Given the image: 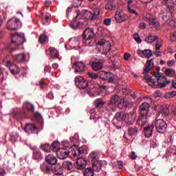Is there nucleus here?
I'll use <instances>...</instances> for the list:
<instances>
[{
	"instance_id": "nucleus-1",
	"label": "nucleus",
	"mask_w": 176,
	"mask_h": 176,
	"mask_svg": "<svg viewBox=\"0 0 176 176\" xmlns=\"http://www.w3.org/2000/svg\"><path fill=\"white\" fill-rule=\"evenodd\" d=\"M100 12V11L99 9L95 10L94 12L85 10H82V11H78L76 19H73V21L69 23V26L73 30H76L82 23L80 21H79L80 19H96L99 16Z\"/></svg>"
},
{
	"instance_id": "nucleus-2",
	"label": "nucleus",
	"mask_w": 176,
	"mask_h": 176,
	"mask_svg": "<svg viewBox=\"0 0 176 176\" xmlns=\"http://www.w3.org/2000/svg\"><path fill=\"white\" fill-rule=\"evenodd\" d=\"M140 117L136 121V124L140 126H144L147 122V116L150 111V104L144 102L140 106Z\"/></svg>"
},
{
	"instance_id": "nucleus-3",
	"label": "nucleus",
	"mask_w": 176,
	"mask_h": 176,
	"mask_svg": "<svg viewBox=\"0 0 176 176\" xmlns=\"http://www.w3.org/2000/svg\"><path fill=\"white\" fill-rule=\"evenodd\" d=\"M87 151L85 146L78 148L76 145H73L72 147H67V157L73 158L76 156H82V155H87Z\"/></svg>"
},
{
	"instance_id": "nucleus-4",
	"label": "nucleus",
	"mask_w": 176,
	"mask_h": 176,
	"mask_svg": "<svg viewBox=\"0 0 176 176\" xmlns=\"http://www.w3.org/2000/svg\"><path fill=\"white\" fill-rule=\"evenodd\" d=\"M25 41L24 34L14 33L11 34V43L8 49H10L12 52L16 50V48H12L13 46H19V45H23Z\"/></svg>"
},
{
	"instance_id": "nucleus-5",
	"label": "nucleus",
	"mask_w": 176,
	"mask_h": 176,
	"mask_svg": "<svg viewBox=\"0 0 176 176\" xmlns=\"http://www.w3.org/2000/svg\"><path fill=\"white\" fill-rule=\"evenodd\" d=\"M115 118L120 122H125V124L129 125L132 124L135 121V118L132 113L129 114L124 112H118L114 116V119Z\"/></svg>"
},
{
	"instance_id": "nucleus-6",
	"label": "nucleus",
	"mask_w": 176,
	"mask_h": 176,
	"mask_svg": "<svg viewBox=\"0 0 176 176\" xmlns=\"http://www.w3.org/2000/svg\"><path fill=\"white\" fill-rule=\"evenodd\" d=\"M74 82L80 89L85 90L89 87V81L82 76H76L74 78Z\"/></svg>"
},
{
	"instance_id": "nucleus-7",
	"label": "nucleus",
	"mask_w": 176,
	"mask_h": 176,
	"mask_svg": "<svg viewBox=\"0 0 176 176\" xmlns=\"http://www.w3.org/2000/svg\"><path fill=\"white\" fill-rule=\"evenodd\" d=\"M155 127L159 133H164L166 132L168 125L164 120L158 119L155 121Z\"/></svg>"
},
{
	"instance_id": "nucleus-8",
	"label": "nucleus",
	"mask_w": 176,
	"mask_h": 176,
	"mask_svg": "<svg viewBox=\"0 0 176 176\" xmlns=\"http://www.w3.org/2000/svg\"><path fill=\"white\" fill-rule=\"evenodd\" d=\"M145 21L148 23V25L153 26L155 30H160V24L156 21L155 19L151 14H147L145 17Z\"/></svg>"
},
{
	"instance_id": "nucleus-9",
	"label": "nucleus",
	"mask_w": 176,
	"mask_h": 176,
	"mask_svg": "<svg viewBox=\"0 0 176 176\" xmlns=\"http://www.w3.org/2000/svg\"><path fill=\"white\" fill-rule=\"evenodd\" d=\"M20 25V20L17 18H12L7 23V28L10 31H16Z\"/></svg>"
},
{
	"instance_id": "nucleus-10",
	"label": "nucleus",
	"mask_w": 176,
	"mask_h": 176,
	"mask_svg": "<svg viewBox=\"0 0 176 176\" xmlns=\"http://www.w3.org/2000/svg\"><path fill=\"white\" fill-rule=\"evenodd\" d=\"M95 34L94 33V29L93 28H87L85 30L82 34V38L83 41H90V39H93L94 38Z\"/></svg>"
},
{
	"instance_id": "nucleus-11",
	"label": "nucleus",
	"mask_w": 176,
	"mask_h": 176,
	"mask_svg": "<svg viewBox=\"0 0 176 176\" xmlns=\"http://www.w3.org/2000/svg\"><path fill=\"white\" fill-rule=\"evenodd\" d=\"M120 99L119 95H113L111 97L110 101L107 102V106L109 107V109H107V110H114L115 105L119 102Z\"/></svg>"
},
{
	"instance_id": "nucleus-12",
	"label": "nucleus",
	"mask_w": 176,
	"mask_h": 176,
	"mask_svg": "<svg viewBox=\"0 0 176 176\" xmlns=\"http://www.w3.org/2000/svg\"><path fill=\"white\" fill-rule=\"evenodd\" d=\"M72 67L75 69V73L80 74L84 73L85 70V65L83 63V62L81 61L75 62L72 65Z\"/></svg>"
},
{
	"instance_id": "nucleus-13",
	"label": "nucleus",
	"mask_w": 176,
	"mask_h": 176,
	"mask_svg": "<svg viewBox=\"0 0 176 176\" xmlns=\"http://www.w3.org/2000/svg\"><path fill=\"white\" fill-rule=\"evenodd\" d=\"M157 87L160 89L164 88L166 87L167 85L171 83V80H167V78L166 76H163L162 77V80H160V78H157Z\"/></svg>"
},
{
	"instance_id": "nucleus-14",
	"label": "nucleus",
	"mask_w": 176,
	"mask_h": 176,
	"mask_svg": "<svg viewBox=\"0 0 176 176\" xmlns=\"http://www.w3.org/2000/svg\"><path fill=\"white\" fill-rule=\"evenodd\" d=\"M154 66H155V63H154V59L153 58H151L149 60H147L146 61L145 68L144 69L143 74H148L151 69L152 68H153Z\"/></svg>"
},
{
	"instance_id": "nucleus-15",
	"label": "nucleus",
	"mask_w": 176,
	"mask_h": 176,
	"mask_svg": "<svg viewBox=\"0 0 176 176\" xmlns=\"http://www.w3.org/2000/svg\"><path fill=\"white\" fill-rule=\"evenodd\" d=\"M24 130L26 133H28L29 134H35V133L38 134V132H36V130H38V127H36V126H35L34 124H26Z\"/></svg>"
},
{
	"instance_id": "nucleus-16",
	"label": "nucleus",
	"mask_w": 176,
	"mask_h": 176,
	"mask_svg": "<svg viewBox=\"0 0 176 176\" xmlns=\"http://www.w3.org/2000/svg\"><path fill=\"white\" fill-rule=\"evenodd\" d=\"M104 58H100L98 60L93 62L91 67L94 71L97 72L103 67Z\"/></svg>"
},
{
	"instance_id": "nucleus-17",
	"label": "nucleus",
	"mask_w": 176,
	"mask_h": 176,
	"mask_svg": "<svg viewBox=\"0 0 176 176\" xmlns=\"http://www.w3.org/2000/svg\"><path fill=\"white\" fill-rule=\"evenodd\" d=\"M137 54L140 57L145 56L147 58H150L153 56L152 50L149 49H146L144 50H138L137 51Z\"/></svg>"
},
{
	"instance_id": "nucleus-18",
	"label": "nucleus",
	"mask_w": 176,
	"mask_h": 176,
	"mask_svg": "<svg viewBox=\"0 0 176 176\" xmlns=\"http://www.w3.org/2000/svg\"><path fill=\"white\" fill-rule=\"evenodd\" d=\"M45 162H47V163H48L51 166H56L58 162L57 157L50 154L45 157Z\"/></svg>"
},
{
	"instance_id": "nucleus-19",
	"label": "nucleus",
	"mask_w": 176,
	"mask_h": 176,
	"mask_svg": "<svg viewBox=\"0 0 176 176\" xmlns=\"http://www.w3.org/2000/svg\"><path fill=\"white\" fill-rule=\"evenodd\" d=\"M56 155L58 159L64 160V159H67V148H60L58 149L56 151Z\"/></svg>"
},
{
	"instance_id": "nucleus-20",
	"label": "nucleus",
	"mask_w": 176,
	"mask_h": 176,
	"mask_svg": "<svg viewBox=\"0 0 176 176\" xmlns=\"http://www.w3.org/2000/svg\"><path fill=\"white\" fill-rule=\"evenodd\" d=\"M14 60L16 61V63H25L28 61V58H27L25 54H18L15 56Z\"/></svg>"
},
{
	"instance_id": "nucleus-21",
	"label": "nucleus",
	"mask_w": 176,
	"mask_h": 176,
	"mask_svg": "<svg viewBox=\"0 0 176 176\" xmlns=\"http://www.w3.org/2000/svg\"><path fill=\"white\" fill-rule=\"evenodd\" d=\"M76 164L78 166V169L83 170L85 169V166H87V162L85 160L84 158L80 157L76 160Z\"/></svg>"
},
{
	"instance_id": "nucleus-22",
	"label": "nucleus",
	"mask_w": 176,
	"mask_h": 176,
	"mask_svg": "<svg viewBox=\"0 0 176 176\" xmlns=\"http://www.w3.org/2000/svg\"><path fill=\"white\" fill-rule=\"evenodd\" d=\"M115 18L118 23H122L125 21H126L127 17L122 12H117L115 16Z\"/></svg>"
},
{
	"instance_id": "nucleus-23",
	"label": "nucleus",
	"mask_w": 176,
	"mask_h": 176,
	"mask_svg": "<svg viewBox=\"0 0 176 176\" xmlns=\"http://www.w3.org/2000/svg\"><path fill=\"white\" fill-rule=\"evenodd\" d=\"M109 75H111V73L105 71H100L98 73V78L105 81L108 80Z\"/></svg>"
},
{
	"instance_id": "nucleus-24",
	"label": "nucleus",
	"mask_w": 176,
	"mask_h": 176,
	"mask_svg": "<svg viewBox=\"0 0 176 176\" xmlns=\"http://www.w3.org/2000/svg\"><path fill=\"white\" fill-rule=\"evenodd\" d=\"M32 157L34 160L39 162V160H42L43 159V155H42V153H41L39 150H35L33 151Z\"/></svg>"
},
{
	"instance_id": "nucleus-25",
	"label": "nucleus",
	"mask_w": 176,
	"mask_h": 176,
	"mask_svg": "<svg viewBox=\"0 0 176 176\" xmlns=\"http://www.w3.org/2000/svg\"><path fill=\"white\" fill-rule=\"evenodd\" d=\"M153 129L154 126H148L147 127H144V135L146 138H151L153 135Z\"/></svg>"
},
{
	"instance_id": "nucleus-26",
	"label": "nucleus",
	"mask_w": 176,
	"mask_h": 176,
	"mask_svg": "<svg viewBox=\"0 0 176 176\" xmlns=\"http://www.w3.org/2000/svg\"><path fill=\"white\" fill-rule=\"evenodd\" d=\"M159 38L157 36L150 34L145 38V42L148 44L153 43L155 41H158Z\"/></svg>"
},
{
	"instance_id": "nucleus-27",
	"label": "nucleus",
	"mask_w": 176,
	"mask_h": 176,
	"mask_svg": "<svg viewBox=\"0 0 176 176\" xmlns=\"http://www.w3.org/2000/svg\"><path fill=\"white\" fill-rule=\"evenodd\" d=\"M50 52V56L52 58H57L58 57V50L54 47H50L48 49Z\"/></svg>"
},
{
	"instance_id": "nucleus-28",
	"label": "nucleus",
	"mask_w": 176,
	"mask_h": 176,
	"mask_svg": "<svg viewBox=\"0 0 176 176\" xmlns=\"http://www.w3.org/2000/svg\"><path fill=\"white\" fill-rule=\"evenodd\" d=\"M40 149L45 152V153H49L50 152V143H43L40 145Z\"/></svg>"
},
{
	"instance_id": "nucleus-29",
	"label": "nucleus",
	"mask_w": 176,
	"mask_h": 176,
	"mask_svg": "<svg viewBox=\"0 0 176 176\" xmlns=\"http://www.w3.org/2000/svg\"><path fill=\"white\" fill-rule=\"evenodd\" d=\"M92 169L95 172H100L102 169V164L100 162H94L92 165Z\"/></svg>"
},
{
	"instance_id": "nucleus-30",
	"label": "nucleus",
	"mask_w": 176,
	"mask_h": 176,
	"mask_svg": "<svg viewBox=\"0 0 176 176\" xmlns=\"http://www.w3.org/2000/svg\"><path fill=\"white\" fill-rule=\"evenodd\" d=\"M23 109H26L27 111H30L31 112H34V104L30 103V102H25L23 105Z\"/></svg>"
},
{
	"instance_id": "nucleus-31",
	"label": "nucleus",
	"mask_w": 176,
	"mask_h": 176,
	"mask_svg": "<svg viewBox=\"0 0 176 176\" xmlns=\"http://www.w3.org/2000/svg\"><path fill=\"white\" fill-rule=\"evenodd\" d=\"M58 148H60V142H54L52 145L50 144V148L52 152H57L58 151Z\"/></svg>"
},
{
	"instance_id": "nucleus-32",
	"label": "nucleus",
	"mask_w": 176,
	"mask_h": 176,
	"mask_svg": "<svg viewBox=\"0 0 176 176\" xmlns=\"http://www.w3.org/2000/svg\"><path fill=\"white\" fill-rule=\"evenodd\" d=\"M38 42L41 44L47 43L49 42V38L46 34H41L38 37Z\"/></svg>"
},
{
	"instance_id": "nucleus-33",
	"label": "nucleus",
	"mask_w": 176,
	"mask_h": 176,
	"mask_svg": "<svg viewBox=\"0 0 176 176\" xmlns=\"http://www.w3.org/2000/svg\"><path fill=\"white\" fill-rule=\"evenodd\" d=\"M105 103L106 102L103 100V99H101V98L96 99L95 101V106L96 108L100 109L103 107Z\"/></svg>"
},
{
	"instance_id": "nucleus-34",
	"label": "nucleus",
	"mask_w": 176,
	"mask_h": 176,
	"mask_svg": "<svg viewBox=\"0 0 176 176\" xmlns=\"http://www.w3.org/2000/svg\"><path fill=\"white\" fill-rule=\"evenodd\" d=\"M97 45L102 47H104L106 46L109 47V52H110V50H111V45L109 42H105L104 40L99 41Z\"/></svg>"
},
{
	"instance_id": "nucleus-35",
	"label": "nucleus",
	"mask_w": 176,
	"mask_h": 176,
	"mask_svg": "<svg viewBox=\"0 0 176 176\" xmlns=\"http://www.w3.org/2000/svg\"><path fill=\"white\" fill-rule=\"evenodd\" d=\"M8 58H9V56H6V58L3 60V63H6L5 65L6 67L10 70V69L12 68L14 65L12 64V62L8 60Z\"/></svg>"
},
{
	"instance_id": "nucleus-36",
	"label": "nucleus",
	"mask_w": 176,
	"mask_h": 176,
	"mask_svg": "<svg viewBox=\"0 0 176 176\" xmlns=\"http://www.w3.org/2000/svg\"><path fill=\"white\" fill-rule=\"evenodd\" d=\"M10 72H11L12 75H16V74L20 73V68H19L17 65H14L12 67L10 68Z\"/></svg>"
},
{
	"instance_id": "nucleus-37",
	"label": "nucleus",
	"mask_w": 176,
	"mask_h": 176,
	"mask_svg": "<svg viewBox=\"0 0 176 176\" xmlns=\"http://www.w3.org/2000/svg\"><path fill=\"white\" fill-rule=\"evenodd\" d=\"M138 129L137 127H130L128 129V135L130 136L135 135L138 133Z\"/></svg>"
},
{
	"instance_id": "nucleus-38",
	"label": "nucleus",
	"mask_w": 176,
	"mask_h": 176,
	"mask_svg": "<svg viewBox=\"0 0 176 176\" xmlns=\"http://www.w3.org/2000/svg\"><path fill=\"white\" fill-rule=\"evenodd\" d=\"M89 160L91 162H98V157L97 155V153H92L89 155Z\"/></svg>"
},
{
	"instance_id": "nucleus-39",
	"label": "nucleus",
	"mask_w": 176,
	"mask_h": 176,
	"mask_svg": "<svg viewBox=\"0 0 176 176\" xmlns=\"http://www.w3.org/2000/svg\"><path fill=\"white\" fill-rule=\"evenodd\" d=\"M84 176H94V170L91 167L87 168L83 172Z\"/></svg>"
},
{
	"instance_id": "nucleus-40",
	"label": "nucleus",
	"mask_w": 176,
	"mask_h": 176,
	"mask_svg": "<svg viewBox=\"0 0 176 176\" xmlns=\"http://www.w3.org/2000/svg\"><path fill=\"white\" fill-rule=\"evenodd\" d=\"M10 141H12V142H16V141H17L19 138V133L16 132H12L10 135Z\"/></svg>"
},
{
	"instance_id": "nucleus-41",
	"label": "nucleus",
	"mask_w": 176,
	"mask_h": 176,
	"mask_svg": "<svg viewBox=\"0 0 176 176\" xmlns=\"http://www.w3.org/2000/svg\"><path fill=\"white\" fill-rule=\"evenodd\" d=\"M78 43V39L76 37H72L69 39L68 45L74 47Z\"/></svg>"
},
{
	"instance_id": "nucleus-42",
	"label": "nucleus",
	"mask_w": 176,
	"mask_h": 176,
	"mask_svg": "<svg viewBox=\"0 0 176 176\" xmlns=\"http://www.w3.org/2000/svg\"><path fill=\"white\" fill-rule=\"evenodd\" d=\"M175 75V72L171 68H167L165 70V75L168 77H173V75Z\"/></svg>"
},
{
	"instance_id": "nucleus-43",
	"label": "nucleus",
	"mask_w": 176,
	"mask_h": 176,
	"mask_svg": "<svg viewBox=\"0 0 176 176\" xmlns=\"http://www.w3.org/2000/svg\"><path fill=\"white\" fill-rule=\"evenodd\" d=\"M176 96V91H171L170 92H166L164 97L165 98H173Z\"/></svg>"
},
{
	"instance_id": "nucleus-44",
	"label": "nucleus",
	"mask_w": 176,
	"mask_h": 176,
	"mask_svg": "<svg viewBox=\"0 0 176 176\" xmlns=\"http://www.w3.org/2000/svg\"><path fill=\"white\" fill-rule=\"evenodd\" d=\"M161 113L165 118H168V117H169V115H170V110L168 108H164V109H162Z\"/></svg>"
},
{
	"instance_id": "nucleus-45",
	"label": "nucleus",
	"mask_w": 176,
	"mask_h": 176,
	"mask_svg": "<svg viewBox=\"0 0 176 176\" xmlns=\"http://www.w3.org/2000/svg\"><path fill=\"white\" fill-rule=\"evenodd\" d=\"M41 169L42 171H50V166L46 164H42L41 165Z\"/></svg>"
},
{
	"instance_id": "nucleus-46",
	"label": "nucleus",
	"mask_w": 176,
	"mask_h": 176,
	"mask_svg": "<svg viewBox=\"0 0 176 176\" xmlns=\"http://www.w3.org/2000/svg\"><path fill=\"white\" fill-rule=\"evenodd\" d=\"M88 75L89 77L92 79L96 80L98 78V74H96L94 72H88Z\"/></svg>"
},
{
	"instance_id": "nucleus-47",
	"label": "nucleus",
	"mask_w": 176,
	"mask_h": 176,
	"mask_svg": "<svg viewBox=\"0 0 176 176\" xmlns=\"http://www.w3.org/2000/svg\"><path fill=\"white\" fill-rule=\"evenodd\" d=\"M133 39L137 42V43L140 44L142 43L141 38L138 34H133Z\"/></svg>"
},
{
	"instance_id": "nucleus-48",
	"label": "nucleus",
	"mask_w": 176,
	"mask_h": 176,
	"mask_svg": "<svg viewBox=\"0 0 176 176\" xmlns=\"http://www.w3.org/2000/svg\"><path fill=\"white\" fill-rule=\"evenodd\" d=\"M118 109L123 110L126 107V103L124 102H118Z\"/></svg>"
},
{
	"instance_id": "nucleus-49",
	"label": "nucleus",
	"mask_w": 176,
	"mask_h": 176,
	"mask_svg": "<svg viewBox=\"0 0 176 176\" xmlns=\"http://www.w3.org/2000/svg\"><path fill=\"white\" fill-rule=\"evenodd\" d=\"M128 12H129L130 14H135V16H139L138 12L136 10H134L131 9V7H129Z\"/></svg>"
},
{
	"instance_id": "nucleus-50",
	"label": "nucleus",
	"mask_w": 176,
	"mask_h": 176,
	"mask_svg": "<svg viewBox=\"0 0 176 176\" xmlns=\"http://www.w3.org/2000/svg\"><path fill=\"white\" fill-rule=\"evenodd\" d=\"M156 82L154 79L151 78L148 81H147V84L151 87H154L155 85Z\"/></svg>"
},
{
	"instance_id": "nucleus-51",
	"label": "nucleus",
	"mask_w": 176,
	"mask_h": 176,
	"mask_svg": "<svg viewBox=\"0 0 176 176\" xmlns=\"http://www.w3.org/2000/svg\"><path fill=\"white\" fill-rule=\"evenodd\" d=\"M111 19H105L104 20V24L105 25L109 26V25H111Z\"/></svg>"
},
{
	"instance_id": "nucleus-52",
	"label": "nucleus",
	"mask_w": 176,
	"mask_h": 176,
	"mask_svg": "<svg viewBox=\"0 0 176 176\" xmlns=\"http://www.w3.org/2000/svg\"><path fill=\"white\" fill-rule=\"evenodd\" d=\"M130 159L135 160L137 158V155H135V153L132 151L129 155Z\"/></svg>"
},
{
	"instance_id": "nucleus-53",
	"label": "nucleus",
	"mask_w": 176,
	"mask_h": 176,
	"mask_svg": "<svg viewBox=\"0 0 176 176\" xmlns=\"http://www.w3.org/2000/svg\"><path fill=\"white\" fill-rule=\"evenodd\" d=\"M67 170H71L73 168V164L71 162H67Z\"/></svg>"
},
{
	"instance_id": "nucleus-54",
	"label": "nucleus",
	"mask_w": 176,
	"mask_h": 176,
	"mask_svg": "<svg viewBox=\"0 0 176 176\" xmlns=\"http://www.w3.org/2000/svg\"><path fill=\"white\" fill-rule=\"evenodd\" d=\"M156 78L160 79L161 82H162L163 74L162 72H157Z\"/></svg>"
},
{
	"instance_id": "nucleus-55",
	"label": "nucleus",
	"mask_w": 176,
	"mask_h": 176,
	"mask_svg": "<svg viewBox=\"0 0 176 176\" xmlns=\"http://www.w3.org/2000/svg\"><path fill=\"white\" fill-rule=\"evenodd\" d=\"M105 8L108 10H111L113 9V6L111 3H108Z\"/></svg>"
},
{
	"instance_id": "nucleus-56",
	"label": "nucleus",
	"mask_w": 176,
	"mask_h": 176,
	"mask_svg": "<svg viewBox=\"0 0 176 176\" xmlns=\"http://www.w3.org/2000/svg\"><path fill=\"white\" fill-rule=\"evenodd\" d=\"M175 62V60H169L167 62V66L169 67H172L174 66Z\"/></svg>"
},
{
	"instance_id": "nucleus-57",
	"label": "nucleus",
	"mask_w": 176,
	"mask_h": 176,
	"mask_svg": "<svg viewBox=\"0 0 176 176\" xmlns=\"http://www.w3.org/2000/svg\"><path fill=\"white\" fill-rule=\"evenodd\" d=\"M47 98L50 100H53L54 98V95L53 94V92H49L47 95Z\"/></svg>"
},
{
	"instance_id": "nucleus-58",
	"label": "nucleus",
	"mask_w": 176,
	"mask_h": 176,
	"mask_svg": "<svg viewBox=\"0 0 176 176\" xmlns=\"http://www.w3.org/2000/svg\"><path fill=\"white\" fill-rule=\"evenodd\" d=\"M139 28H140V29H142V30L146 29V25L145 23L141 22V23H140V24H139Z\"/></svg>"
},
{
	"instance_id": "nucleus-59",
	"label": "nucleus",
	"mask_w": 176,
	"mask_h": 176,
	"mask_svg": "<svg viewBox=\"0 0 176 176\" xmlns=\"http://www.w3.org/2000/svg\"><path fill=\"white\" fill-rule=\"evenodd\" d=\"M161 44L160 43V42L158 41H156L155 43V50H160L161 49Z\"/></svg>"
},
{
	"instance_id": "nucleus-60",
	"label": "nucleus",
	"mask_w": 176,
	"mask_h": 176,
	"mask_svg": "<svg viewBox=\"0 0 176 176\" xmlns=\"http://www.w3.org/2000/svg\"><path fill=\"white\" fill-rule=\"evenodd\" d=\"M6 175V171L5 169L0 168V176H5Z\"/></svg>"
},
{
	"instance_id": "nucleus-61",
	"label": "nucleus",
	"mask_w": 176,
	"mask_h": 176,
	"mask_svg": "<svg viewBox=\"0 0 176 176\" xmlns=\"http://www.w3.org/2000/svg\"><path fill=\"white\" fill-rule=\"evenodd\" d=\"M131 58V54L129 53H125V54H124V60H129V59Z\"/></svg>"
},
{
	"instance_id": "nucleus-62",
	"label": "nucleus",
	"mask_w": 176,
	"mask_h": 176,
	"mask_svg": "<svg viewBox=\"0 0 176 176\" xmlns=\"http://www.w3.org/2000/svg\"><path fill=\"white\" fill-rule=\"evenodd\" d=\"M170 41H171V42H175V41H176V34H175V33L170 35Z\"/></svg>"
},
{
	"instance_id": "nucleus-63",
	"label": "nucleus",
	"mask_w": 176,
	"mask_h": 176,
	"mask_svg": "<svg viewBox=\"0 0 176 176\" xmlns=\"http://www.w3.org/2000/svg\"><path fill=\"white\" fill-rule=\"evenodd\" d=\"M34 118H36V119H42V116H41V113L38 112H36L34 113Z\"/></svg>"
},
{
	"instance_id": "nucleus-64",
	"label": "nucleus",
	"mask_w": 176,
	"mask_h": 176,
	"mask_svg": "<svg viewBox=\"0 0 176 176\" xmlns=\"http://www.w3.org/2000/svg\"><path fill=\"white\" fill-rule=\"evenodd\" d=\"M107 80L109 83H113L114 81V78L109 74V77Z\"/></svg>"
}]
</instances>
